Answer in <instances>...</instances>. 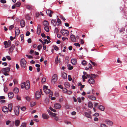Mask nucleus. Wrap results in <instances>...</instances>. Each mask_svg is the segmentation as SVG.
Segmentation results:
<instances>
[{
	"label": "nucleus",
	"instance_id": "obj_2",
	"mask_svg": "<svg viewBox=\"0 0 127 127\" xmlns=\"http://www.w3.org/2000/svg\"><path fill=\"white\" fill-rule=\"evenodd\" d=\"M58 79L57 75L56 74H54L52 78L51 82L52 84H54L56 82Z\"/></svg>",
	"mask_w": 127,
	"mask_h": 127
},
{
	"label": "nucleus",
	"instance_id": "obj_41",
	"mask_svg": "<svg viewBox=\"0 0 127 127\" xmlns=\"http://www.w3.org/2000/svg\"><path fill=\"white\" fill-rule=\"evenodd\" d=\"M26 123H23L21 126L20 127H26Z\"/></svg>",
	"mask_w": 127,
	"mask_h": 127
},
{
	"label": "nucleus",
	"instance_id": "obj_37",
	"mask_svg": "<svg viewBox=\"0 0 127 127\" xmlns=\"http://www.w3.org/2000/svg\"><path fill=\"white\" fill-rule=\"evenodd\" d=\"M26 83L24 82H23L21 84V86L22 88H24L25 86Z\"/></svg>",
	"mask_w": 127,
	"mask_h": 127
},
{
	"label": "nucleus",
	"instance_id": "obj_1",
	"mask_svg": "<svg viewBox=\"0 0 127 127\" xmlns=\"http://www.w3.org/2000/svg\"><path fill=\"white\" fill-rule=\"evenodd\" d=\"M10 71V68L8 67L2 68L1 70L2 72L5 76H8L9 75L8 73Z\"/></svg>",
	"mask_w": 127,
	"mask_h": 127
},
{
	"label": "nucleus",
	"instance_id": "obj_20",
	"mask_svg": "<svg viewBox=\"0 0 127 127\" xmlns=\"http://www.w3.org/2000/svg\"><path fill=\"white\" fill-rule=\"evenodd\" d=\"M88 97L90 99L92 100H95L96 99V97H95L92 95H89L88 96Z\"/></svg>",
	"mask_w": 127,
	"mask_h": 127
},
{
	"label": "nucleus",
	"instance_id": "obj_9",
	"mask_svg": "<svg viewBox=\"0 0 127 127\" xmlns=\"http://www.w3.org/2000/svg\"><path fill=\"white\" fill-rule=\"evenodd\" d=\"M25 87V89L26 90H28L29 89L30 87V84L29 81H26V83Z\"/></svg>",
	"mask_w": 127,
	"mask_h": 127
},
{
	"label": "nucleus",
	"instance_id": "obj_60",
	"mask_svg": "<svg viewBox=\"0 0 127 127\" xmlns=\"http://www.w3.org/2000/svg\"><path fill=\"white\" fill-rule=\"evenodd\" d=\"M17 99L18 100H21L20 97L19 95H17L16 96Z\"/></svg>",
	"mask_w": 127,
	"mask_h": 127
},
{
	"label": "nucleus",
	"instance_id": "obj_22",
	"mask_svg": "<svg viewBox=\"0 0 127 127\" xmlns=\"http://www.w3.org/2000/svg\"><path fill=\"white\" fill-rule=\"evenodd\" d=\"M71 62L72 64L73 65H75L76 64L77 60L75 59H72L71 60Z\"/></svg>",
	"mask_w": 127,
	"mask_h": 127
},
{
	"label": "nucleus",
	"instance_id": "obj_48",
	"mask_svg": "<svg viewBox=\"0 0 127 127\" xmlns=\"http://www.w3.org/2000/svg\"><path fill=\"white\" fill-rule=\"evenodd\" d=\"M57 21L59 24H60L61 23V20L59 18H58L57 19Z\"/></svg>",
	"mask_w": 127,
	"mask_h": 127
},
{
	"label": "nucleus",
	"instance_id": "obj_44",
	"mask_svg": "<svg viewBox=\"0 0 127 127\" xmlns=\"http://www.w3.org/2000/svg\"><path fill=\"white\" fill-rule=\"evenodd\" d=\"M25 17L27 20H29L30 19V17L29 15H27L25 16Z\"/></svg>",
	"mask_w": 127,
	"mask_h": 127
},
{
	"label": "nucleus",
	"instance_id": "obj_13",
	"mask_svg": "<svg viewBox=\"0 0 127 127\" xmlns=\"http://www.w3.org/2000/svg\"><path fill=\"white\" fill-rule=\"evenodd\" d=\"M42 117L43 119L47 120L49 118V116L48 115L44 113L42 114Z\"/></svg>",
	"mask_w": 127,
	"mask_h": 127
},
{
	"label": "nucleus",
	"instance_id": "obj_32",
	"mask_svg": "<svg viewBox=\"0 0 127 127\" xmlns=\"http://www.w3.org/2000/svg\"><path fill=\"white\" fill-rule=\"evenodd\" d=\"M19 92V89L17 88H15L13 90V92L15 94H17Z\"/></svg>",
	"mask_w": 127,
	"mask_h": 127
},
{
	"label": "nucleus",
	"instance_id": "obj_7",
	"mask_svg": "<svg viewBox=\"0 0 127 127\" xmlns=\"http://www.w3.org/2000/svg\"><path fill=\"white\" fill-rule=\"evenodd\" d=\"M41 26L40 25H38L37 27V33L39 35L41 32Z\"/></svg>",
	"mask_w": 127,
	"mask_h": 127
},
{
	"label": "nucleus",
	"instance_id": "obj_51",
	"mask_svg": "<svg viewBox=\"0 0 127 127\" xmlns=\"http://www.w3.org/2000/svg\"><path fill=\"white\" fill-rule=\"evenodd\" d=\"M59 117L57 116H56L55 117L54 119L56 121H58L59 120Z\"/></svg>",
	"mask_w": 127,
	"mask_h": 127
},
{
	"label": "nucleus",
	"instance_id": "obj_50",
	"mask_svg": "<svg viewBox=\"0 0 127 127\" xmlns=\"http://www.w3.org/2000/svg\"><path fill=\"white\" fill-rule=\"evenodd\" d=\"M100 126L101 127H108L105 124H102L100 125Z\"/></svg>",
	"mask_w": 127,
	"mask_h": 127
},
{
	"label": "nucleus",
	"instance_id": "obj_23",
	"mask_svg": "<svg viewBox=\"0 0 127 127\" xmlns=\"http://www.w3.org/2000/svg\"><path fill=\"white\" fill-rule=\"evenodd\" d=\"M85 114L86 117L87 118L90 119L92 118V116L89 113L86 112L85 113Z\"/></svg>",
	"mask_w": 127,
	"mask_h": 127
},
{
	"label": "nucleus",
	"instance_id": "obj_62",
	"mask_svg": "<svg viewBox=\"0 0 127 127\" xmlns=\"http://www.w3.org/2000/svg\"><path fill=\"white\" fill-rule=\"evenodd\" d=\"M58 56H57V57L56 58L55 60V63L56 64H57L58 63Z\"/></svg>",
	"mask_w": 127,
	"mask_h": 127
},
{
	"label": "nucleus",
	"instance_id": "obj_38",
	"mask_svg": "<svg viewBox=\"0 0 127 127\" xmlns=\"http://www.w3.org/2000/svg\"><path fill=\"white\" fill-rule=\"evenodd\" d=\"M64 85L65 87H66L67 88H68L69 87V84L68 82H65L64 83Z\"/></svg>",
	"mask_w": 127,
	"mask_h": 127
},
{
	"label": "nucleus",
	"instance_id": "obj_19",
	"mask_svg": "<svg viewBox=\"0 0 127 127\" xmlns=\"http://www.w3.org/2000/svg\"><path fill=\"white\" fill-rule=\"evenodd\" d=\"M25 22L23 20L21 21L20 25L22 28H23L25 25Z\"/></svg>",
	"mask_w": 127,
	"mask_h": 127
},
{
	"label": "nucleus",
	"instance_id": "obj_28",
	"mask_svg": "<svg viewBox=\"0 0 127 127\" xmlns=\"http://www.w3.org/2000/svg\"><path fill=\"white\" fill-rule=\"evenodd\" d=\"M98 108L101 111H104L105 109V107L103 106L100 105L99 106Z\"/></svg>",
	"mask_w": 127,
	"mask_h": 127
},
{
	"label": "nucleus",
	"instance_id": "obj_34",
	"mask_svg": "<svg viewBox=\"0 0 127 127\" xmlns=\"http://www.w3.org/2000/svg\"><path fill=\"white\" fill-rule=\"evenodd\" d=\"M26 7L27 8L30 10H31L32 9V6H31L29 5H26Z\"/></svg>",
	"mask_w": 127,
	"mask_h": 127
},
{
	"label": "nucleus",
	"instance_id": "obj_57",
	"mask_svg": "<svg viewBox=\"0 0 127 127\" xmlns=\"http://www.w3.org/2000/svg\"><path fill=\"white\" fill-rule=\"evenodd\" d=\"M90 62L94 66H96L97 65L94 62H93L91 61H90Z\"/></svg>",
	"mask_w": 127,
	"mask_h": 127
},
{
	"label": "nucleus",
	"instance_id": "obj_21",
	"mask_svg": "<svg viewBox=\"0 0 127 127\" xmlns=\"http://www.w3.org/2000/svg\"><path fill=\"white\" fill-rule=\"evenodd\" d=\"M48 113L50 115H52V116L55 117L56 116V114L55 113H52L49 110L48 111Z\"/></svg>",
	"mask_w": 127,
	"mask_h": 127
},
{
	"label": "nucleus",
	"instance_id": "obj_47",
	"mask_svg": "<svg viewBox=\"0 0 127 127\" xmlns=\"http://www.w3.org/2000/svg\"><path fill=\"white\" fill-rule=\"evenodd\" d=\"M82 63L83 65H85L86 64V62L85 60H83L82 61Z\"/></svg>",
	"mask_w": 127,
	"mask_h": 127
},
{
	"label": "nucleus",
	"instance_id": "obj_40",
	"mask_svg": "<svg viewBox=\"0 0 127 127\" xmlns=\"http://www.w3.org/2000/svg\"><path fill=\"white\" fill-rule=\"evenodd\" d=\"M53 47L54 48V49L56 50L57 51L59 49L58 47L55 45H54L53 46Z\"/></svg>",
	"mask_w": 127,
	"mask_h": 127
},
{
	"label": "nucleus",
	"instance_id": "obj_8",
	"mask_svg": "<svg viewBox=\"0 0 127 127\" xmlns=\"http://www.w3.org/2000/svg\"><path fill=\"white\" fill-rule=\"evenodd\" d=\"M40 92L39 91H37L36 92L35 94V96L36 98L38 99L40 97Z\"/></svg>",
	"mask_w": 127,
	"mask_h": 127
},
{
	"label": "nucleus",
	"instance_id": "obj_63",
	"mask_svg": "<svg viewBox=\"0 0 127 127\" xmlns=\"http://www.w3.org/2000/svg\"><path fill=\"white\" fill-rule=\"evenodd\" d=\"M30 34V32L29 31H27L26 32V36H29V35Z\"/></svg>",
	"mask_w": 127,
	"mask_h": 127
},
{
	"label": "nucleus",
	"instance_id": "obj_43",
	"mask_svg": "<svg viewBox=\"0 0 127 127\" xmlns=\"http://www.w3.org/2000/svg\"><path fill=\"white\" fill-rule=\"evenodd\" d=\"M8 90L7 87L5 86H4V90L5 92H7Z\"/></svg>",
	"mask_w": 127,
	"mask_h": 127
},
{
	"label": "nucleus",
	"instance_id": "obj_25",
	"mask_svg": "<svg viewBox=\"0 0 127 127\" xmlns=\"http://www.w3.org/2000/svg\"><path fill=\"white\" fill-rule=\"evenodd\" d=\"M15 48V46L14 45H12L11 47L9 49V51L10 52L12 53L13 51V50Z\"/></svg>",
	"mask_w": 127,
	"mask_h": 127
},
{
	"label": "nucleus",
	"instance_id": "obj_5",
	"mask_svg": "<svg viewBox=\"0 0 127 127\" xmlns=\"http://www.w3.org/2000/svg\"><path fill=\"white\" fill-rule=\"evenodd\" d=\"M43 90L46 94H48L50 92V90L48 89V87L46 85L43 86Z\"/></svg>",
	"mask_w": 127,
	"mask_h": 127
},
{
	"label": "nucleus",
	"instance_id": "obj_36",
	"mask_svg": "<svg viewBox=\"0 0 127 127\" xmlns=\"http://www.w3.org/2000/svg\"><path fill=\"white\" fill-rule=\"evenodd\" d=\"M68 69L69 70H71L73 69V67L70 64H68L67 65Z\"/></svg>",
	"mask_w": 127,
	"mask_h": 127
},
{
	"label": "nucleus",
	"instance_id": "obj_59",
	"mask_svg": "<svg viewBox=\"0 0 127 127\" xmlns=\"http://www.w3.org/2000/svg\"><path fill=\"white\" fill-rule=\"evenodd\" d=\"M6 58L9 61L10 60H11V58L9 56H6Z\"/></svg>",
	"mask_w": 127,
	"mask_h": 127
},
{
	"label": "nucleus",
	"instance_id": "obj_30",
	"mask_svg": "<svg viewBox=\"0 0 127 127\" xmlns=\"http://www.w3.org/2000/svg\"><path fill=\"white\" fill-rule=\"evenodd\" d=\"M11 42L10 41H8L7 42V44L6 45H5L4 47L5 48H7L10 46L11 44Z\"/></svg>",
	"mask_w": 127,
	"mask_h": 127
},
{
	"label": "nucleus",
	"instance_id": "obj_18",
	"mask_svg": "<svg viewBox=\"0 0 127 127\" xmlns=\"http://www.w3.org/2000/svg\"><path fill=\"white\" fill-rule=\"evenodd\" d=\"M8 110H9L10 112H11L12 110V103L9 104L8 105Z\"/></svg>",
	"mask_w": 127,
	"mask_h": 127
},
{
	"label": "nucleus",
	"instance_id": "obj_54",
	"mask_svg": "<svg viewBox=\"0 0 127 127\" xmlns=\"http://www.w3.org/2000/svg\"><path fill=\"white\" fill-rule=\"evenodd\" d=\"M68 80L69 81H71L72 80V78L71 77V76L70 75L68 76Z\"/></svg>",
	"mask_w": 127,
	"mask_h": 127
},
{
	"label": "nucleus",
	"instance_id": "obj_29",
	"mask_svg": "<svg viewBox=\"0 0 127 127\" xmlns=\"http://www.w3.org/2000/svg\"><path fill=\"white\" fill-rule=\"evenodd\" d=\"M62 76L64 79H66L67 78V74L65 72H63L62 73Z\"/></svg>",
	"mask_w": 127,
	"mask_h": 127
},
{
	"label": "nucleus",
	"instance_id": "obj_24",
	"mask_svg": "<svg viewBox=\"0 0 127 127\" xmlns=\"http://www.w3.org/2000/svg\"><path fill=\"white\" fill-rule=\"evenodd\" d=\"M88 82L90 84H93L95 83V81L93 79L90 78Z\"/></svg>",
	"mask_w": 127,
	"mask_h": 127
},
{
	"label": "nucleus",
	"instance_id": "obj_33",
	"mask_svg": "<svg viewBox=\"0 0 127 127\" xmlns=\"http://www.w3.org/2000/svg\"><path fill=\"white\" fill-rule=\"evenodd\" d=\"M88 107L91 108H92L93 107V104L92 102L90 101L88 103Z\"/></svg>",
	"mask_w": 127,
	"mask_h": 127
},
{
	"label": "nucleus",
	"instance_id": "obj_11",
	"mask_svg": "<svg viewBox=\"0 0 127 127\" xmlns=\"http://www.w3.org/2000/svg\"><path fill=\"white\" fill-rule=\"evenodd\" d=\"M105 122L106 124L111 126H112L113 124L112 122L108 119L106 120Z\"/></svg>",
	"mask_w": 127,
	"mask_h": 127
},
{
	"label": "nucleus",
	"instance_id": "obj_4",
	"mask_svg": "<svg viewBox=\"0 0 127 127\" xmlns=\"http://www.w3.org/2000/svg\"><path fill=\"white\" fill-rule=\"evenodd\" d=\"M61 32L63 35L65 36H68L69 33V32L68 31L64 29L62 30L61 31Z\"/></svg>",
	"mask_w": 127,
	"mask_h": 127
},
{
	"label": "nucleus",
	"instance_id": "obj_45",
	"mask_svg": "<svg viewBox=\"0 0 127 127\" xmlns=\"http://www.w3.org/2000/svg\"><path fill=\"white\" fill-rule=\"evenodd\" d=\"M15 4L16 6L19 7L20 6L21 3L19 2H17Z\"/></svg>",
	"mask_w": 127,
	"mask_h": 127
},
{
	"label": "nucleus",
	"instance_id": "obj_16",
	"mask_svg": "<svg viewBox=\"0 0 127 127\" xmlns=\"http://www.w3.org/2000/svg\"><path fill=\"white\" fill-rule=\"evenodd\" d=\"M54 106L57 109H59L61 108V105L58 103H57L54 105Z\"/></svg>",
	"mask_w": 127,
	"mask_h": 127
},
{
	"label": "nucleus",
	"instance_id": "obj_15",
	"mask_svg": "<svg viewBox=\"0 0 127 127\" xmlns=\"http://www.w3.org/2000/svg\"><path fill=\"white\" fill-rule=\"evenodd\" d=\"M8 111V109L7 107L5 106H4L2 107V111L4 112H6L7 113Z\"/></svg>",
	"mask_w": 127,
	"mask_h": 127
},
{
	"label": "nucleus",
	"instance_id": "obj_10",
	"mask_svg": "<svg viewBox=\"0 0 127 127\" xmlns=\"http://www.w3.org/2000/svg\"><path fill=\"white\" fill-rule=\"evenodd\" d=\"M46 12L47 14L50 17H51L52 16L51 14L53 13V12L52 11L49 10H47Z\"/></svg>",
	"mask_w": 127,
	"mask_h": 127
},
{
	"label": "nucleus",
	"instance_id": "obj_12",
	"mask_svg": "<svg viewBox=\"0 0 127 127\" xmlns=\"http://www.w3.org/2000/svg\"><path fill=\"white\" fill-rule=\"evenodd\" d=\"M15 30V35H18L19 34L20 32V31L19 28L18 27H16Z\"/></svg>",
	"mask_w": 127,
	"mask_h": 127
},
{
	"label": "nucleus",
	"instance_id": "obj_17",
	"mask_svg": "<svg viewBox=\"0 0 127 127\" xmlns=\"http://www.w3.org/2000/svg\"><path fill=\"white\" fill-rule=\"evenodd\" d=\"M71 39V40L73 42H76V38L74 35L72 34L70 36Z\"/></svg>",
	"mask_w": 127,
	"mask_h": 127
},
{
	"label": "nucleus",
	"instance_id": "obj_52",
	"mask_svg": "<svg viewBox=\"0 0 127 127\" xmlns=\"http://www.w3.org/2000/svg\"><path fill=\"white\" fill-rule=\"evenodd\" d=\"M14 27V25H13L10 26L9 27V30H11Z\"/></svg>",
	"mask_w": 127,
	"mask_h": 127
},
{
	"label": "nucleus",
	"instance_id": "obj_64",
	"mask_svg": "<svg viewBox=\"0 0 127 127\" xmlns=\"http://www.w3.org/2000/svg\"><path fill=\"white\" fill-rule=\"evenodd\" d=\"M74 45L76 46H78L80 47V44L78 43H75L74 44Z\"/></svg>",
	"mask_w": 127,
	"mask_h": 127
},
{
	"label": "nucleus",
	"instance_id": "obj_49",
	"mask_svg": "<svg viewBox=\"0 0 127 127\" xmlns=\"http://www.w3.org/2000/svg\"><path fill=\"white\" fill-rule=\"evenodd\" d=\"M49 109H50V110H51V111H53V112H56V110H55L54 109H53L52 107H50Z\"/></svg>",
	"mask_w": 127,
	"mask_h": 127
},
{
	"label": "nucleus",
	"instance_id": "obj_27",
	"mask_svg": "<svg viewBox=\"0 0 127 127\" xmlns=\"http://www.w3.org/2000/svg\"><path fill=\"white\" fill-rule=\"evenodd\" d=\"M43 23L45 27L48 26L49 25L48 22L47 21L45 20H44L43 21Z\"/></svg>",
	"mask_w": 127,
	"mask_h": 127
},
{
	"label": "nucleus",
	"instance_id": "obj_53",
	"mask_svg": "<svg viewBox=\"0 0 127 127\" xmlns=\"http://www.w3.org/2000/svg\"><path fill=\"white\" fill-rule=\"evenodd\" d=\"M26 99L28 101H30L31 99L28 96L26 97Z\"/></svg>",
	"mask_w": 127,
	"mask_h": 127
},
{
	"label": "nucleus",
	"instance_id": "obj_31",
	"mask_svg": "<svg viewBox=\"0 0 127 127\" xmlns=\"http://www.w3.org/2000/svg\"><path fill=\"white\" fill-rule=\"evenodd\" d=\"M20 123V121L18 120H16L15 122V125L17 126H18L19 125Z\"/></svg>",
	"mask_w": 127,
	"mask_h": 127
},
{
	"label": "nucleus",
	"instance_id": "obj_55",
	"mask_svg": "<svg viewBox=\"0 0 127 127\" xmlns=\"http://www.w3.org/2000/svg\"><path fill=\"white\" fill-rule=\"evenodd\" d=\"M0 2L2 3H6V1L5 0H0Z\"/></svg>",
	"mask_w": 127,
	"mask_h": 127
},
{
	"label": "nucleus",
	"instance_id": "obj_56",
	"mask_svg": "<svg viewBox=\"0 0 127 127\" xmlns=\"http://www.w3.org/2000/svg\"><path fill=\"white\" fill-rule=\"evenodd\" d=\"M42 46L41 45H39L37 46V49L38 50L40 51L41 48L42 47Z\"/></svg>",
	"mask_w": 127,
	"mask_h": 127
},
{
	"label": "nucleus",
	"instance_id": "obj_58",
	"mask_svg": "<svg viewBox=\"0 0 127 127\" xmlns=\"http://www.w3.org/2000/svg\"><path fill=\"white\" fill-rule=\"evenodd\" d=\"M63 92L64 93H66L67 92V90L65 88H63L62 89Z\"/></svg>",
	"mask_w": 127,
	"mask_h": 127
},
{
	"label": "nucleus",
	"instance_id": "obj_42",
	"mask_svg": "<svg viewBox=\"0 0 127 127\" xmlns=\"http://www.w3.org/2000/svg\"><path fill=\"white\" fill-rule=\"evenodd\" d=\"M36 103V102H32L31 103V106H33Z\"/></svg>",
	"mask_w": 127,
	"mask_h": 127
},
{
	"label": "nucleus",
	"instance_id": "obj_35",
	"mask_svg": "<svg viewBox=\"0 0 127 127\" xmlns=\"http://www.w3.org/2000/svg\"><path fill=\"white\" fill-rule=\"evenodd\" d=\"M44 30L47 32H48L49 31V28L48 26L45 27L44 28Z\"/></svg>",
	"mask_w": 127,
	"mask_h": 127
},
{
	"label": "nucleus",
	"instance_id": "obj_39",
	"mask_svg": "<svg viewBox=\"0 0 127 127\" xmlns=\"http://www.w3.org/2000/svg\"><path fill=\"white\" fill-rule=\"evenodd\" d=\"M97 76V75H95V74H91V78H95L96 76Z\"/></svg>",
	"mask_w": 127,
	"mask_h": 127
},
{
	"label": "nucleus",
	"instance_id": "obj_61",
	"mask_svg": "<svg viewBox=\"0 0 127 127\" xmlns=\"http://www.w3.org/2000/svg\"><path fill=\"white\" fill-rule=\"evenodd\" d=\"M10 123V121L9 120H8L6 122V125H9Z\"/></svg>",
	"mask_w": 127,
	"mask_h": 127
},
{
	"label": "nucleus",
	"instance_id": "obj_6",
	"mask_svg": "<svg viewBox=\"0 0 127 127\" xmlns=\"http://www.w3.org/2000/svg\"><path fill=\"white\" fill-rule=\"evenodd\" d=\"M14 110L15 114L17 116L18 115L19 111V108L18 107H16L14 108Z\"/></svg>",
	"mask_w": 127,
	"mask_h": 127
},
{
	"label": "nucleus",
	"instance_id": "obj_3",
	"mask_svg": "<svg viewBox=\"0 0 127 127\" xmlns=\"http://www.w3.org/2000/svg\"><path fill=\"white\" fill-rule=\"evenodd\" d=\"M26 62L24 59L23 58L21 59L20 61V64L22 67L25 68L26 67Z\"/></svg>",
	"mask_w": 127,
	"mask_h": 127
},
{
	"label": "nucleus",
	"instance_id": "obj_46",
	"mask_svg": "<svg viewBox=\"0 0 127 127\" xmlns=\"http://www.w3.org/2000/svg\"><path fill=\"white\" fill-rule=\"evenodd\" d=\"M20 37L21 41H23L24 40V35L23 34L21 35Z\"/></svg>",
	"mask_w": 127,
	"mask_h": 127
},
{
	"label": "nucleus",
	"instance_id": "obj_26",
	"mask_svg": "<svg viewBox=\"0 0 127 127\" xmlns=\"http://www.w3.org/2000/svg\"><path fill=\"white\" fill-rule=\"evenodd\" d=\"M8 95L9 97L10 98H12L14 96L13 93L11 92H9L8 94Z\"/></svg>",
	"mask_w": 127,
	"mask_h": 127
},
{
	"label": "nucleus",
	"instance_id": "obj_14",
	"mask_svg": "<svg viewBox=\"0 0 127 127\" xmlns=\"http://www.w3.org/2000/svg\"><path fill=\"white\" fill-rule=\"evenodd\" d=\"M51 23L54 26H56L57 24L56 20L52 19L51 21Z\"/></svg>",
	"mask_w": 127,
	"mask_h": 127
}]
</instances>
